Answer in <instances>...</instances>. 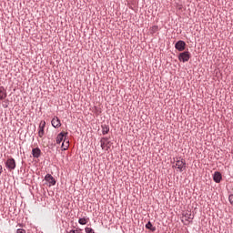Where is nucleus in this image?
Returning <instances> with one entry per match:
<instances>
[{
    "mask_svg": "<svg viewBox=\"0 0 233 233\" xmlns=\"http://www.w3.org/2000/svg\"><path fill=\"white\" fill-rule=\"evenodd\" d=\"M190 59V52L184 51L178 55V61L182 63H187Z\"/></svg>",
    "mask_w": 233,
    "mask_h": 233,
    "instance_id": "obj_1",
    "label": "nucleus"
},
{
    "mask_svg": "<svg viewBox=\"0 0 233 233\" xmlns=\"http://www.w3.org/2000/svg\"><path fill=\"white\" fill-rule=\"evenodd\" d=\"M176 50H178V52H184L185 48H187V43L183 40H179L175 44Z\"/></svg>",
    "mask_w": 233,
    "mask_h": 233,
    "instance_id": "obj_2",
    "label": "nucleus"
},
{
    "mask_svg": "<svg viewBox=\"0 0 233 233\" xmlns=\"http://www.w3.org/2000/svg\"><path fill=\"white\" fill-rule=\"evenodd\" d=\"M5 167L8 168V170H15V159L14 158H8L5 162Z\"/></svg>",
    "mask_w": 233,
    "mask_h": 233,
    "instance_id": "obj_3",
    "label": "nucleus"
},
{
    "mask_svg": "<svg viewBox=\"0 0 233 233\" xmlns=\"http://www.w3.org/2000/svg\"><path fill=\"white\" fill-rule=\"evenodd\" d=\"M176 167H177L179 172H183L187 168V163L183 159L177 160Z\"/></svg>",
    "mask_w": 233,
    "mask_h": 233,
    "instance_id": "obj_4",
    "label": "nucleus"
},
{
    "mask_svg": "<svg viewBox=\"0 0 233 233\" xmlns=\"http://www.w3.org/2000/svg\"><path fill=\"white\" fill-rule=\"evenodd\" d=\"M46 125V122L41 121L39 125V131H38V136L39 137H43L45 136V126Z\"/></svg>",
    "mask_w": 233,
    "mask_h": 233,
    "instance_id": "obj_5",
    "label": "nucleus"
},
{
    "mask_svg": "<svg viewBox=\"0 0 233 233\" xmlns=\"http://www.w3.org/2000/svg\"><path fill=\"white\" fill-rule=\"evenodd\" d=\"M221 179H223V176L219 171H216L213 175V180L215 183H221Z\"/></svg>",
    "mask_w": 233,
    "mask_h": 233,
    "instance_id": "obj_6",
    "label": "nucleus"
},
{
    "mask_svg": "<svg viewBox=\"0 0 233 233\" xmlns=\"http://www.w3.org/2000/svg\"><path fill=\"white\" fill-rule=\"evenodd\" d=\"M52 127H54V128H59V127H61V120H59V117L55 116L52 121Z\"/></svg>",
    "mask_w": 233,
    "mask_h": 233,
    "instance_id": "obj_7",
    "label": "nucleus"
},
{
    "mask_svg": "<svg viewBox=\"0 0 233 233\" xmlns=\"http://www.w3.org/2000/svg\"><path fill=\"white\" fill-rule=\"evenodd\" d=\"M32 156L35 159L41 157V149L39 147H35L32 149Z\"/></svg>",
    "mask_w": 233,
    "mask_h": 233,
    "instance_id": "obj_8",
    "label": "nucleus"
},
{
    "mask_svg": "<svg viewBox=\"0 0 233 233\" xmlns=\"http://www.w3.org/2000/svg\"><path fill=\"white\" fill-rule=\"evenodd\" d=\"M45 180L47 181V183H49V185H52V186L56 185V178H54V177L50 174L46 175Z\"/></svg>",
    "mask_w": 233,
    "mask_h": 233,
    "instance_id": "obj_9",
    "label": "nucleus"
},
{
    "mask_svg": "<svg viewBox=\"0 0 233 233\" xmlns=\"http://www.w3.org/2000/svg\"><path fill=\"white\" fill-rule=\"evenodd\" d=\"M68 135V133H65V132H61L57 135L56 137V144L59 145L61 144V142L63 141V139H65V137H66V136Z\"/></svg>",
    "mask_w": 233,
    "mask_h": 233,
    "instance_id": "obj_10",
    "label": "nucleus"
},
{
    "mask_svg": "<svg viewBox=\"0 0 233 233\" xmlns=\"http://www.w3.org/2000/svg\"><path fill=\"white\" fill-rule=\"evenodd\" d=\"M6 89H5V86H0V101L6 99Z\"/></svg>",
    "mask_w": 233,
    "mask_h": 233,
    "instance_id": "obj_11",
    "label": "nucleus"
},
{
    "mask_svg": "<svg viewBox=\"0 0 233 233\" xmlns=\"http://www.w3.org/2000/svg\"><path fill=\"white\" fill-rule=\"evenodd\" d=\"M108 132H110V127H108L106 124L102 125L103 136H106V134H108Z\"/></svg>",
    "mask_w": 233,
    "mask_h": 233,
    "instance_id": "obj_12",
    "label": "nucleus"
},
{
    "mask_svg": "<svg viewBox=\"0 0 233 233\" xmlns=\"http://www.w3.org/2000/svg\"><path fill=\"white\" fill-rule=\"evenodd\" d=\"M146 228H147V230H151V232H156V227H154L152 225V222L148 221L147 224H146Z\"/></svg>",
    "mask_w": 233,
    "mask_h": 233,
    "instance_id": "obj_13",
    "label": "nucleus"
},
{
    "mask_svg": "<svg viewBox=\"0 0 233 233\" xmlns=\"http://www.w3.org/2000/svg\"><path fill=\"white\" fill-rule=\"evenodd\" d=\"M78 223L79 225H86L88 223V220H86V218H82L78 219Z\"/></svg>",
    "mask_w": 233,
    "mask_h": 233,
    "instance_id": "obj_14",
    "label": "nucleus"
},
{
    "mask_svg": "<svg viewBox=\"0 0 233 233\" xmlns=\"http://www.w3.org/2000/svg\"><path fill=\"white\" fill-rule=\"evenodd\" d=\"M101 148L102 150H105V147H106V142L103 141V139L100 140Z\"/></svg>",
    "mask_w": 233,
    "mask_h": 233,
    "instance_id": "obj_15",
    "label": "nucleus"
},
{
    "mask_svg": "<svg viewBox=\"0 0 233 233\" xmlns=\"http://www.w3.org/2000/svg\"><path fill=\"white\" fill-rule=\"evenodd\" d=\"M157 25H153L152 27H151V32H152V34H156L157 32Z\"/></svg>",
    "mask_w": 233,
    "mask_h": 233,
    "instance_id": "obj_16",
    "label": "nucleus"
},
{
    "mask_svg": "<svg viewBox=\"0 0 233 233\" xmlns=\"http://www.w3.org/2000/svg\"><path fill=\"white\" fill-rule=\"evenodd\" d=\"M185 218H186V219H194V217H192V215H191V214H188V213H187V214L185 215Z\"/></svg>",
    "mask_w": 233,
    "mask_h": 233,
    "instance_id": "obj_17",
    "label": "nucleus"
},
{
    "mask_svg": "<svg viewBox=\"0 0 233 233\" xmlns=\"http://www.w3.org/2000/svg\"><path fill=\"white\" fill-rule=\"evenodd\" d=\"M228 201H229V203H230L231 205H233V194H230V195L228 196Z\"/></svg>",
    "mask_w": 233,
    "mask_h": 233,
    "instance_id": "obj_18",
    "label": "nucleus"
},
{
    "mask_svg": "<svg viewBox=\"0 0 233 233\" xmlns=\"http://www.w3.org/2000/svg\"><path fill=\"white\" fill-rule=\"evenodd\" d=\"M68 147H70L69 142L66 141V146L63 148V150H68Z\"/></svg>",
    "mask_w": 233,
    "mask_h": 233,
    "instance_id": "obj_19",
    "label": "nucleus"
},
{
    "mask_svg": "<svg viewBox=\"0 0 233 233\" xmlns=\"http://www.w3.org/2000/svg\"><path fill=\"white\" fill-rule=\"evenodd\" d=\"M110 141H107L106 143V150H108V148H110Z\"/></svg>",
    "mask_w": 233,
    "mask_h": 233,
    "instance_id": "obj_20",
    "label": "nucleus"
},
{
    "mask_svg": "<svg viewBox=\"0 0 233 233\" xmlns=\"http://www.w3.org/2000/svg\"><path fill=\"white\" fill-rule=\"evenodd\" d=\"M101 139H103V141H105V143H108V137H102Z\"/></svg>",
    "mask_w": 233,
    "mask_h": 233,
    "instance_id": "obj_21",
    "label": "nucleus"
},
{
    "mask_svg": "<svg viewBox=\"0 0 233 233\" xmlns=\"http://www.w3.org/2000/svg\"><path fill=\"white\" fill-rule=\"evenodd\" d=\"M3 172V166L0 165V174Z\"/></svg>",
    "mask_w": 233,
    "mask_h": 233,
    "instance_id": "obj_22",
    "label": "nucleus"
},
{
    "mask_svg": "<svg viewBox=\"0 0 233 233\" xmlns=\"http://www.w3.org/2000/svg\"><path fill=\"white\" fill-rule=\"evenodd\" d=\"M63 147H65V142L62 143V148H63Z\"/></svg>",
    "mask_w": 233,
    "mask_h": 233,
    "instance_id": "obj_23",
    "label": "nucleus"
}]
</instances>
